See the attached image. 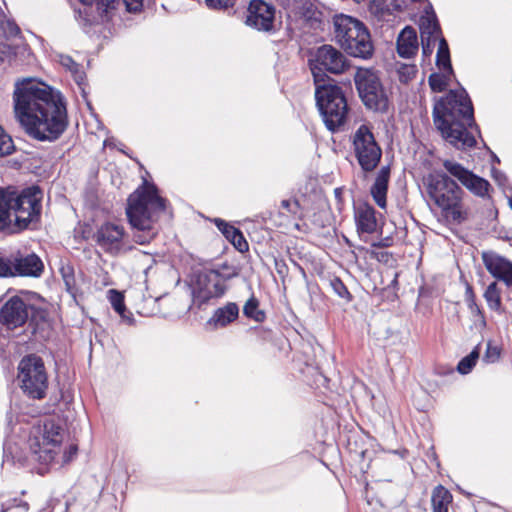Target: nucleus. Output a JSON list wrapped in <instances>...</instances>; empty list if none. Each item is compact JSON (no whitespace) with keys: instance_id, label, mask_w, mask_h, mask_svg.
<instances>
[{"instance_id":"nucleus-1","label":"nucleus","mask_w":512,"mask_h":512,"mask_svg":"<svg viewBox=\"0 0 512 512\" xmlns=\"http://www.w3.org/2000/svg\"><path fill=\"white\" fill-rule=\"evenodd\" d=\"M14 108L26 133L39 141L58 139L68 125L61 95L35 79H23L16 83Z\"/></svg>"},{"instance_id":"nucleus-2","label":"nucleus","mask_w":512,"mask_h":512,"mask_svg":"<svg viewBox=\"0 0 512 512\" xmlns=\"http://www.w3.org/2000/svg\"><path fill=\"white\" fill-rule=\"evenodd\" d=\"M433 122L442 137L458 149L471 148L476 140L467 130L475 125L473 106L465 90H451L434 105Z\"/></svg>"},{"instance_id":"nucleus-3","label":"nucleus","mask_w":512,"mask_h":512,"mask_svg":"<svg viewBox=\"0 0 512 512\" xmlns=\"http://www.w3.org/2000/svg\"><path fill=\"white\" fill-rule=\"evenodd\" d=\"M41 199L37 194H0V231L17 233L38 220Z\"/></svg>"},{"instance_id":"nucleus-4","label":"nucleus","mask_w":512,"mask_h":512,"mask_svg":"<svg viewBox=\"0 0 512 512\" xmlns=\"http://www.w3.org/2000/svg\"><path fill=\"white\" fill-rule=\"evenodd\" d=\"M166 199L160 194H130L127 199L125 213L128 223L133 229L144 232L136 242L145 244L156 235L154 224L160 213L165 210Z\"/></svg>"},{"instance_id":"nucleus-5","label":"nucleus","mask_w":512,"mask_h":512,"mask_svg":"<svg viewBox=\"0 0 512 512\" xmlns=\"http://www.w3.org/2000/svg\"><path fill=\"white\" fill-rule=\"evenodd\" d=\"M336 42L351 56L368 59L374 47L371 36L365 25L359 20L347 16L336 15L333 18Z\"/></svg>"},{"instance_id":"nucleus-6","label":"nucleus","mask_w":512,"mask_h":512,"mask_svg":"<svg viewBox=\"0 0 512 512\" xmlns=\"http://www.w3.org/2000/svg\"><path fill=\"white\" fill-rule=\"evenodd\" d=\"M64 429L59 421L45 419L33 427L29 439V454L42 464L53 463L64 439Z\"/></svg>"},{"instance_id":"nucleus-7","label":"nucleus","mask_w":512,"mask_h":512,"mask_svg":"<svg viewBox=\"0 0 512 512\" xmlns=\"http://www.w3.org/2000/svg\"><path fill=\"white\" fill-rule=\"evenodd\" d=\"M316 103L326 127L334 132L347 119L348 107L340 87L333 84L316 85Z\"/></svg>"},{"instance_id":"nucleus-8","label":"nucleus","mask_w":512,"mask_h":512,"mask_svg":"<svg viewBox=\"0 0 512 512\" xmlns=\"http://www.w3.org/2000/svg\"><path fill=\"white\" fill-rule=\"evenodd\" d=\"M236 275L235 271L225 275L218 269L195 271L191 279L194 302L201 306L211 299L222 297L227 289L224 282Z\"/></svg>"},{"instance_id":"nucleus-9","label":"nucleus","mask_w":512,"mask_h":512,"mask_svg":"<svg viewBox=\"0 0 512 512\" xmlns=\"http://www.w3.org/2000/svg\"><path fill=\"white\" fill-rule=\"evenodd\" d=\"M18 379L23 392L30 398L42 399L48 387L43 360L30 354L22 358L18 365Z\"/></svg>"},{"instance_id":"nucleus-10","label":"nucleus","mask_w":512,"mask_h":512,"mask_svg":"<svg viewBox=\"0 0 512 512\" xmlns=\"http://www.w3.org/2000/svg\"><path fill=\"white\" fill-rule=\"evenodd\" d=\"M355 85L364 105L373 111L388 109V96L377 72L370 68H358L354 76Z\"/></svg>"},{"instance_id":"nucleus-11","label":"nucleus","mask_w":512,"mask_h":512,"mask_svg":"<svg viewBox=\"0 0 512 512\" xmlns=\"http://www.w3.org/2000/svg\"><path fill=\"white\" fill-rule=\"evenodd\" d=\"M353 148L358 163L363 170L371 171L378 165L382 151L367 125L363 124L355 131Z\"/></svg>"},{"instance_id":"nucleus-12","label":"nucleus","mask_w":512,"mask_h":512,"mask_svg":"<svg viewBox=\"0 0 512 512\" xmlns=\"http://www.w3.org/2000/svg\"><path fill=\"white\" fill-rule=\"evenodd\" d=\"M425 201L433 211L452 224H461L468 219V208L465 207L461 194H426Z\"/></svg>"},{"instance_id":"nucleus-13","label":"nucleus","mask_w":512,"mask_h":512,"mask_svg":"<svg viewBox=\"0 0 512 512\" xmlns=\"http://www.w3.org/2000/svg\"><path fill=\"white\" fill-rule=\"evenodd\" d=\"M349 64L345 55L331 45H323L316 51L315 58L311 63V71L316 85L320 84L322 72L327 71L333 74H341Z\"/></svg>"},{"instance_id":"nucleus-14","label":"nucleus","mask_w":512,"mask_h":512,"mask_svg":"<svg viewBox=\"0 0 512 512\" xmlns=\"http://www.w3.org/2000/svg\"><path fill=\"white\" fill-rule=\"evenodd\" d=\"M353 217L357 235L361 240L367 242L370 236L382 232V215H378L368 202L354 201Z\"/></svg>"},{"instance_id":"nucleus-15","label":"nucleus","mask_w":512,"mask_h":512,"mask_svg":"<svg viewBox=\"0 0 512 512\" xmlns=\"http://www.w3.org/2000/svg\"><path fill=\"white\" fill-rule=\"evenodd\" d=\"M7 266L10 268L9 276H22L38 278L44 271V264L41 258L35 254L17 252L6 260Z\"/></svg>"},{"instance_id":"nucleus-16","label":"nucleus","mask_w":512,"mask_h":512,"mask_svg":"<svg viewBox=\"0 0 512 512\" xmlns=\"http://www.w3.org/2000/svg\"><path fill=\"white\" fill-rule=\"evenodd\" d=\"M30 308H32V306L27 304L21 297H11L0 309L1 325L7 330L22 327L29 318Z\"/></svg>"},{"instance_id":"nucleus-17","label":"nucleus","mask_w":512,"mask_h":512,"mask_svg":"<svg viewBox=\"0 0 512 512\" xmlns=\"http://www.w3.org/2000/svg\"><path fill=\"white\" fill-rule=\"evenodd\" d=\"M275 8L262 0H252L247 10L246 24L257 30L269 31L273 27Z\"/></svg>"},{"instance_id":"nucleus-18","label":"nucleus","mask_w":512,"mask_h":512,"mask_svg":"<svg viewBox=\"0 0 512 512\" xmlns=\"http://www.w3.org/2000/svg\"><path fill=\"white\" fill-rule=\"evenodd\" d=\"M125 229L122 225L106 222L96 232L97 244L107 253L117 255L122 249Z\"/></svg>"},{"instance_id":"nucleus-19","label":"nucleus","mask_w":512,"mask_h":512,"mask_svg":"<svg viewBox=\"0 0 512 512\" xmlns=\"http://www.w3.org/2000/svg\"><path fill=\"white\" fill-rule=\"evenodd\" d=\"M444 168L455 177L466 189L471 192H488L490 184L484 178L475 175L461 164L445 160L443 162Z\"/></svg>"},{"instance_id":"nucleus-20","label":"nucleus","mask_w":512,"mask_h":512,"mask_svg":"<svg viewBox=\"0 0 512 512\" xmlns=\"http://www.w3.org/2000/svg\"><path fill=\"white\" fill-rule=\"evenodd\" d=\"M482 260L487 271L496 279L512 286V262L493 251L482 253Z\"/></svg>"},{"instance_id":"nucleus-21","label":"nucleus","mask_w":512,"mask_h":512,"mask_svg":"<svg viewBox=\"0 0 512 512\" xmlns=\"http://www.w3.org/2000/svg\"><path fill=\"white\" fill-rule=\"evenodd\" d=\"M419 44L415 29L405 27L397 39V52L403 58H411L418 52Z\"/></svg>"},{"instance_id":"nucleus-22","label":"nucleus","mask_w":512,"mask_h":512,"mask_svg":"<svg viewBox=\"0 0 512 512\" xmlns=\"http://www.w3.org/2000/svg\"><path fill=\"white\" fill-rule=\"evenodd\" d=\"M239 316V307L235 302H228L222 307L217 308L208 324L215 328H223L234 322Z\"/></svg>"},{"instance_id":"nucleus-23","label":"nucleus","mask_w":512,"mask_h":512,"mask_svg":"<svg viewBox=\"0 0 512 512\" xmlns=\"http://www.w3.org/2000/svg\"><path fill=\"white\" fill-rule=\"evenodd\" d=\"M428 192H455L458 185L444 173L434 172L423 179Z\"/></svg>"},{"instance_id":"nucleus-24","label":"nucleus","mask_w":512,"mask_h":512,"mask_svg":"<svg viewBox=\"0 0 512 512\" xmlns=\"http://www.w3.org/2000/svg\"><path fill=\"white\" fill-rule=\"evenodd\" d=\"M29 460V456L12 439H8L3 444V461L11 462L24 466Z\"/></svg>"},{"instance_id":"nucleus-25","label":"nucleus","mask_w":512,"mask_h":512,"mask_svg":"<svg viewBox=\"0 0 512 512\" xmlns=\"http://www.w3.org/2000/svg\"><path fill=\"white\" fill-rule=\"evenodd\" d=\"M433 512H448L452 502V494L442 485L434 488L431 496Z\"/></svg>"},{"instance_id":"nucleus-26","label":"nucleus","mask_w":512,"mask_h":512,"mask_svg":"<svg viewBox=\"0 0 512 512\" xmlns=\"http://www.w3.org/2000/svg\"><path fill=\"white\" fill-rule=\"evenodd\" d=\"M108 298L109 301L114 308V310L121 316V318L128 324L134 323V318L132 313L127 311L125 303H124V296L121 292L110 289L108 291Z\"/></svg>"},{"instance_id":"nucleus-27","label":"nucleus","mask_w":512,"mask_h":512,"mask_svg":"<svg viewBox=\"0 0 512 512\" xmlns=\"http://www.w3.org/2000/svg\"><path fill=\"white\" fill-rule=\"evenodd\" d=\"M421 39H429L434 42L440 40V27L434 16L422 17L420 20Z\"/></svg>"},{"instance_id":"nucleus-28","label":"nucleus","mask_w":512,"mask_h":512,"mask_svg":"<svg viewBox=\"0 0 512 512\" xmlns=\"http://www.w3.org/2000/svg\"><path fill=\"white\" fill-rule=\"evenodd\" d=\"M483 296L491 310L497 312L498 314L504 313L501 300V290L496 282H492L487 286Z\"/></svg>"},{"instance_id":"nucleus-29","label":"nucleus","mask_w":512,"mask_h":512,"mask_svg":"<svg viewBox=\"0 0 512 512\" xmlns=\"http://www.w3.org/2000/svg\"><path fill=\"white\" fill-rule=\"evenodd\" d=\"M57 58L60 65L72 74L77 84L81 85L85 79V73L81 69V66L76 63L69 55L58 54Z\"/></svg>"},{"instance_id":"nucleus-30","label":"nucleus","mask_w":512,"mask_h":512,"mask_svg":"<svg viewBox=\"0 0 512 512\" xmlns=\"http://www.w3.org/2000/svg\"><path fill=\"white\" fill-rule=\"evenodd\" d=\"M243 314L247 318L253 319L259 323L264 322L266 319V314L263 310L259 309V301L254 295L246 301L243 307Z\"/></svg>"},{"instance_id":"nucleus-31","label":"nucleus","mask_w":512,"mask_h":512,"mask_svg":"<svg viewBox=\"0 0 512 512\" xmlns=\"http://www.w3.org/2000/svg\"><path fill=\"white\" fill-rule=\"evenodd\" d=\"M436 63L440 69H443L448 74L452 73L449 48L444 38L439 40Z\"/></svg>"},{"instance_id":"nucleus-32","label":"nucleus","mask_w":512,"mask_h":512,"mask_svg":"<svg viewBox=\"0 0 512 512\" xmlns=\"http://www.w3.org/2000/svg\"><path fill=\"white\" fill-rule=\"evenodd\" d=\"M60 273L65 284L66 291L75 296L77 292L74 268L70 264L62 265Z\"/></svg>"},{"instance_id":"nucleus-33","label":"nucleus","mask_w":512,"mask_h":512,"mask_svg":"<svg viewBox=\"0 0 512 512\" xmlns=\"http://www.w3.org/2000/svg\"><path fill=\"white\" fill-rule=\"evenodd\" d=\"M280 213L283 215H292L296 217L302 216V206L299 199L289 198L280 202Z\"/></svg>"},{"instance_id":"nucleus-34","label":"nucleus","mask_w":512,"mask_h":512,"mask_svg":"<svg viewBox=\"0 0 512 512\" xmlns=\"http://www.w3.org/2000/svg\"><path fill=\"white\" fill-rule=\"evenodd\" d=\"M479 358V351L478 347L474 348L470 354L462 358L458 365H457V371L462 374L466 375L468 374L472 368L475 366L477 359Z\"/></svg>"},{"instance_id":"nucleus-35","label":"nucleus","mask_w":512,"mask_h":512,"mask_svg":"<svg viewBox=\"0 0 512 512\" xmlns=\"http://www.w3.org/2000/svg\"><path fill=\"white\" fill-rule=\"evenodd\" d=\"M389 176V167H382L377 174L374 185L372 186L370 192H387Z\"/></svg>"},{"instance_id":"nucleus-36","label":"nucleus","mask_w":512,"mask_h":512,"mask_svg":"<svg viewBox=\"0 0 512 512\" xmlns=\"http://www.w3.org/2000/svg\"><path fill=\"white\" fill-rule=\"evenodd\" d=\"M429 85L434 92H442L448 85L446 74L432 73L428 79Z\"/></svg>"},{"instance_id":"nucleus-37","label":"nucleus","mask_w":512,"mask_h":512,"mask_svg":"<svg viewBox=\"0 0 512 512\" xmlns=\"http://www.w3.org/2000/svg\"><path fill=\"white\" fill-rule=\"evenodd\" d=\"M330 286H331L333 292L337 296L346 300L347 302L351 301L352 296H351L350 292L348 291L346 285L343 283V281L340 278L333 277L330 280Z\"/></svg>"},{"instance_id":"nucleus-38","label":"nucleus","mask_w":512,"mask_h":512,"mask_svg":"<svg viewBox=\"0 0 512 512\" xmlns=\"http://www.w3.org/2000/svg\"><path fill=\"white\" fill-rule=\"evenodd\" d=\"M229 242L234 246L236 250L240 253L247 252L249 250V244L246 241L243 233L240 229L233 230L231 234V239Z\"/></svg>"},{"instance_id":"nucleus-39","label":"nucleus","mask_w":512,"mask_h":512,"mask_svg":"<svg viewBox=\"0 0 512 512\" xmlns=\"http://www.w3.org/2000/svg\"><path fill=\"white\" fill-rule=\"evenodd\" d=\"M14 151L12 138L0 126V157L9 155Z\"/></svg>"},{"instance_id":"nucleus-40","label":"nucleus","mask_w":512,"mask_h":512,"mask_svg":"<svg viewBox=\"0 0 512 512\" xmlns=\"http://www.w3.org/2000/svg\"><path fill=\"white\" fill-rule=\"evenodd\" d=\"M417 73L415 65L403 64L398 68L399 80L402 83H408L411 81Z\"/></svg>"},{"instance_id":"nucleus-41","label":"nucleus","mask_w":512,"mask_h":512,"mask_svg":"<svg viewBox=\"0 0 512 512\" xmlns=\"http://www.w3.org/2000/svg\"><path fill=\"white\" fill-rule=\"evenodd\" d=\"M465 298L468 305V308L473 314H476L483 318V314L481 312L480 307L477 305L475 300V294L473 292V289L470 285H467L466 291H465Z\"/></svg>"},{"instance_id":"nucleus-42","label":"nucleus","mask_w":512,"mask_h":512,"mask_svg":"<svg viewBox=\"0 0 512 512\" xmlns=\"http://www.w3.org/2000/svg\"><path fill=\"white\" fill-rule=\"evenodd\" d=\"M211 221L228 241L231 239L232 231L238 229L221 218H214Z\"/></svg>"},{"instance_id":"nucleus-43","label":"nucleus","mask_w":512,"mask_h":512,"mask_svg":"<svg viewBox=\"0 0 512 512\" xmlns=\"http://www.w3.org/2000/svg\"><path fill=\"white\" fill-rule=\"evenodd\" d=\"M499 357H500L499 348L497 346H492L491 343L489 342L487 344V348L484 353L483 360L486 363H494L499 359Z\"/></svg>"},{"instance_id":"nucleus-44","label":"nucleus","mask_w":512,"mask_h":512,"mask_svg":"<svg viewBox=\"0 0 512 512\" xmlns=\"http://www.w3.org/2000/svg\"><path fill=\"white\" fill-rule=\"evenodd\" d=\"M208 7L212 9L226 10L233 7L235 0H205Z\"/></svg>"},{"instance_id":"nucleus-45","label":"nucleus","mask_w":512,"mask_h":512,"mask_svg":"<svg viewBox=\"0 0 512 512\" xmlns=\"http://www.w3.org/2000/svg\"><path fill=\"white\" fill-rule=\"evenodd\" d=\"M123 3L128 12H139L143 7V0H123Z\"/></svg>"},{"instance_id":"nucleus-46","label":"nucleus","mask_w":512,"mask_h":512,"mask_svg":"<svg viewBox=\"0 0 512 512\" xmlns=\"http://www.w3.org/2000/svg\"><path fill=\"white\" fill-rule=\"evenodd\" d=\"M78 447L77 445L71 444L62 455V464L69 463L77 454Z\"/></svg>"},{"instance_id":"nucleus-47","label":"nucleus","mask_w":512,"mask_h":512,"mask_svg":"<svg viewBox=\"0 0 512 512\" xmlns=\"http://www.w3.org/2000/svg\"><path fill=\"white\" fill-rule=\"evenodd\" d=\"M422 53L424 56H430L433 52L436 42L429 39H421Z\"/></svg>"},{"instance_id":"nucleus-48","label":"nucleus","mask_w":512,"mask_h":512,"mask_svg":"<svg viewBox=\"0 0 512 512\" xmlns=\"http://www.w3.org/2000/svg\"><path fill=\"white\" fill-rule=\"evenodd\" d=\"M493 179L497 183L499 189H501V190L506 189L507 178L502 172L494 171Z\"/></svg>"},{"instance_id":"nucleus-49","label":"nucleus","mask_w":512,"mask_h":512,"mask_svg":"<svg viewBox=\"0 0 512 512\" xmlns=\"http://www.w3.org/2000/svg\"><path fill=\"white\" fill-rule=\"evenodd\" d=\"M375 203L382 209L386 208L387 194H372Z\"/></svg>"},{"instance_id":"nucleus-50","label":"nucleus","mask_w":512,"mask_h":512,"mask_svg":"<svg viewBox=\"0 0 512 512\" xmlns=\"http://www.w3.org/2000/svg\"><path fill=\"white\" fill-rule=\"evenodd\" d=\"M29 505L26 502H22L17 506L7 508L3 512H28Z\"/></svg>"},{"instance_id":"nucleus-51","label":"nucleus","mask_w":512,"mask_h":512,"mask_svg":"<svg viewBox=\"0 0 512 512\" xmlns=\"http://www.w3.org/2000/svg\"><path fill=\"white\" fill-rule=\"evenodd\" d=\"M11 274L10 268L7 266L6 260L0 258V277H8Z\"/></svg>"},{"instance_id":"nucleus-52","label":"nucleus","mask_w":512,"mask_h":512,"mask_svg":"<svg viewBox=\"0 0 512 512\" xmlns=\"http://www.w3.org/2000/svg\"><path fill=\"white\" fill-rule=\"evenodd\" d=\"M391 245V239L389 237H386L384 239H381L378 242H373L372 246L376 248H384Z\"/></svg>"},{"instance_id":"nucleus-53","label":"nucleus","mask_w":512,"mask_h":512,"mask_svg":"<svg viewBox=\"0 0 512 512\" xmlns=\"http://www.w3.org/2000/svg\"><path fill=\"white\" fill-rule=\"evenodd\" d=\"M117 1L118 0H98V4L101 5L102 7H105V10L107 11L108 9H114L115 8L114 4Z\"/></svg>"},{"instance_id":"nucleus-54","label":"nucleus","mask_w":512,"mask_h":512,"mask_svg":"<svg viewBox=\"0 0 512 512\" xmlns=\"http://www.w3.org/2000/svg\"><path fill=\"white\" fill-rule=\"evenodd\" d=\"M144 184L146 185V187H145V189L142 192H147V193L157 192L156 191V187L154 185L147 184L146 182Z\"/></svg>"},{"instance_id":"nucleus-55","label":"nucleus","mask_w":512,"mask_h":512,"mask_svg":"<svg viewBox=\"0 0 512 512\" xmlns=\"http://www.w3.org/2000/svg\"><path fill=\"white\" fill-rule=\"evenodd\" d=\"M21 192H33V193H36V192H41L40 188L38 186H31L27 189H24L22 190Z\"/></svg>"},{"instance_id":"nucleus-56","label":"nucleus","mask_w":512,"mask_h":512,"mask_svg":"<svg viewBox=\"0 0 512 512\" xmlns=\"http://www.w3.org/2000/svg\"><path fill=\"white\" fill-rule=\"evenodd\" d=\"M81 3L85 4V5H90L92 4L93 0H79Z\"/></svg>"},{"instance_id":"nucleus-57","label":"nucleus","mask_w":512,"mask_h":512,"mask_svg":"<svg viewBox=\"0 0 512 512\" xmlns=\"http://www.w3.org/2000/svg\"><path fill=\"white\" fill-rule=\"evenodd\" d=\"M508 200H509V205H510V207L512 209V195L508 198Z\"/></svg>"},{"instance_id":"nucleus-58","label":"nucleus","mask_w":512,"mask_h":512,"mask_svg":"<svg viewBox=\"0 0 512 512\" xmlns=\"http://www.w3.org/2000/svg\"><path fill=\"white\" fill-rule=\"evenodd\" d=\"M335 195H336V197H337L339 200L341 199L342 194L337 193V194H335Z\"/></svg>"},{"instance_id":"nucleus-59","label":"nucleus","mask_w":512,"mask_h":512,"mask_svg":"<svg viewBox=\"0 0 512 512\" xmlns=\"http://www.w3.org/2000/svg\"><path fill=\"white\" fill-rule=\"evenodd\" d=\"M480 196H490V194H484V193H481L479 194Z\"/></svg>"},{"instance_id":"nucleus-60","label":"nucleus","mask_w":512,"mask_h":512,"mask_svg":"<svg viewBox=\"0 0 512 512\" xmlns=\"http://www.w3.org/2000/svg\"><path fill=\"white\" fill-rule=\"evenodd\" d=\"M334 192H335V193H338V192H340V189H339V188H336Z\"/></svg>"},{"instance_id":"nucleus-61","label":"nucleus","mask_w":512,"mask_h":512,"mask_svg":"<svg viewBox=\"0 0 512 512\" xmlns=\"http://www.w3.org/2000/svg\"><path fill=\"white\" fill-rule=\"evenodd\" d=\"M223 268H229V266L227 264H223L222 266Z\"/></svg>"},{"instance_id":"nucleus-62","label":"nucleus","mask_w":512,"mask_h":512,"mask_svg":"<svg viewBox=\"0 0 512 512\" xmlns=\"http://www.w3.org/2000/svg\"><path fill=\"white\" fill-rule=\"evenodd\" d=\"M0 192H7V191L3 188H0Z\"/></svg>"}]
</instances>
